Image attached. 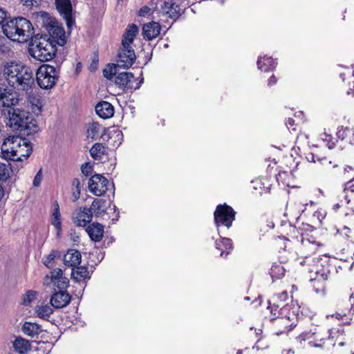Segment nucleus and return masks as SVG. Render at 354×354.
Masks as SVG:
<instances>
[{"label": "nucleus", "instance_id": "nucleus-1", "mask_svg": "<svg viewBox=\"0 0 354 354\" xmlns=\"http://www.w3.org/2000/svg\"><path fill=\"white\" fill-rule=\"evenodd\" d=\"M3 114L8 119L7 125L12 130L30 135L39 131L37 120L24 109L15 108L4 109Z\"/></svg>", "mask_w": 354, "mask_h": 354}, {"label": "nucleus", "instance_id": "nucleus-2", "mask_svg": "<svg viewBox=\"0 0 354 354\" xmlns=\"http://www.w3.org/2000/svg\"><path fill=\"white\" fill-rule=\"evenodd\" d=\"M3 33L11 41L26 43L34 37L31 22L24 17H15L2 24Z\"/></svg>", "mask_w": 354, "mask_h": 354}, {"label": "nucleus", "instance_id": "nucleus-3", "mask_svg": "<svg viewBox=\"0 0 354 354\" xmlns=\"http://www.w3.org/2000/svg\"><path fill=\"white\" fill-rule=\"evenodd\" d=\"M7 84L12 88L22 86L32 88L34 85L32 73L28 68L16 62L7 63L3 70Z\"/></svg>", "mask_w": 354, "mask_h": 354}, {"label": "nucleus", "instance_id": "nucleus-4", "mask_svg": "<svg viewBox=\"0 0 354 354\" xmlns=\"http://www.w3.org/2000/svg\"><path fill=\"white\" fill-rule=\"evenodd\" d=\"M28 46L30 55L41 62L53 59L57 52L55 44L50 41L47 35H35Z\"/></svg>", "mask_w": 354, "mask_h": 354}, {"label": "nucleus", "instance_id": "nucleus-5", "mask_svg": "<svg viewBox=\"0 0 354 354\" xmlns=\"http://www.w3.org/2000/svg\"><path fill=\"white\" fill-rule=\"evenodd\" d=\"M26 143V140L19 136H9L6 138L1 145V156L8 160L17 162L19 158L16 157L21 153V145Z\"/></svg>", "mask_w": 354, "mask_h": 354}, {"label": "nucleus", "instance_id": "nucleus-6", "mask_svg": "<svg viewBox=\"0 0 354 354\" xmlns=\"http://www.w3.org/2000/svg\"><path fill=\"white\" fill-rule=\"evenodd\" d=\"M236 212L230 206L224 204L218 205L214 213V222L217 227L223 225L230 227L235 218Z\"/></svg>", "mask_w": 354, "mask_h": 354}, {"label": "nucleus", "instance_id": "nucleus-7", "mask_svg": "<svg viewBox=\"0 0 354 354\" xmlns=\"http://www.w3.org/2000/svg\"><path fill=\"white\" fill-rule=\"evenodd\" d=\"M110 187H113V183H110L108 179L101 174L93 175L88 180L90 192L97 196H104Z\"/></svg>", "mask_w": 354, "mask_h": 354}, {"label": "nucleus", "instance_id": "nucleus-8", "mask_svg": "<svg viewBox=\"0 0 354 354\" xmlns=\"http://www.w3.org/2000/svg\"><path fill=\"white\" fill-rule=\"evenodd\" d=\"M158 3H160L161 12L167 17L176 19L180 15L179 6L171 0H151V6L152 9L158 10Z\"/></svg>", "mask_w": 354, "mask_h": 354}, {"label": "nucleus", "instance_id": "nucleus-9", "mask_svg": "<svg viewBox=\"0 0 354 354\" xmlns=\"http://www.w3.org/2000/svg\"><path fill=\"white\" fill-rule=\"evenodd\" d=\"M49 22L46 25V29L48 32L50 40L56 45L60 46H64L66 43L65 31L62 27L59 26L55 19L48 18Z\"/></svg>", "mask_w": 354, "mask_h": 354}, {"label": "nucleus", "instance_id": "nucleus-10", "mask_svg": "<svg viewBox=\"0 0 354 354\" xmlns=\"http://www.w3.org/2000/svg\"><path fill=\"white\" fill-rule=\"evenodd\" d=\"M329 271L322 268L315 272V277L311 278L310 281L317 294L324 295L326 290V281L328 279Z\"/></svg>", "mask_w": 354, "mask_h": 354}, {"label": "nucleus", "instance_id": "nucleus-11", "mask_svg": "<svg viewBox=\"0 0 354 354\" xmlns=\"http://www.w3.org/2000/svg\"><path fill=\"white\" fill-rule=\"evenodd\" d=\"M55 72L53 66H48L46 68V71L41 70L37 74V82L40 88H52L57 80L55 75H51Z\"/></svg>", "mask_w": 354, "mask_h": 354}, {"label": "nucleus", "instance_id": "nucleus-12", "mask_svg": "<svg viewBox=\"0 0 354 354\" xmlns=\"http://www.w3.org/2000/svg\"><path fill=\"white\" fill-rule=\"evenodd\" d=\"M57 10L66 21V26L71 28L75 21L72 16V5L71 0H55Z\"/></svg>", "mask_w": 354, "mask_h": 354}, {"label": "nucleus", "instance_id": "nucleus-13", "mask_svg": "<svg viewBox=\"0 0 354 354\" xmlns=\"http://www.w3.org/2000/svg\"><path fill=\"white\" fill-rule=\"evenodd\" d=\"M19 102V95L15 90H0V106L15 109Z\"/></svg>", "mask_w": 354, "mask_h": 354}, {"label": "nucleus", "instance_id": "nucleus-14", "mask_svg": "<svg viewBox=\"0 0 354 354\" xmlns=\"http://www.w3.org/2000/svg\"><path fill=\"white\" fill-rule=\"evenodd\" d=\"M328 349L335 347L336 345L342 347L346 344L345 332L340 326L337 328H333L329 330L327 338Z\"/></svg>", "mask_w": 354, "mask_h": 354}, {"label": "nucleus", "instance_id": "nucleus-15", "mask_svg": "<svg viewBox=\"0 0 354 354\" xmlns=\"http://www.w3.org/2000/svg\"><path fill=\"white\" fill-rule=\"evenodd\" d=\"M122 46V48L118 53L119 62L122 63L121 66L123 68H129L136 60L135 52L130 45Z\"/></svg>", "mask_w": 354, "mask_h": 354}, {"label": "nucleus", "instance_id": "nucleus-16", "mask_svg": "<svg viewBox=\"0 0 354 354\" xmlns=\"http://www.w3.org/2000/svg\"><path fill=\"white\" fill-rule=\"evenodd\" d=\"M329 330H326L323 328L315 329L313 333L314 335L315 342H310L309 344L314 347L322 348L328 350L327 338L328 336Z\"/></svg>", "mask_w": 354, "mask_h": 354}, {"label": "nucleus", "instance_id": "nucleus-17", "mask_svg": "<svg viewBox=\"0 0 354 354\" xmlns=\"http://www.w3.org/2000/svg\"><path fill=\"white\" fill-rule=\"evenodd\" d=\"M86 131H87V137L90 138L93 140L97 139L100 134L101 133V138L105 140H109V136H108L107 138L106 133H107V129L100 125L98 122H92L89 123L87 125L86 127Z\"/></svg>", "mask_w": 354, "mask_h": 354}, {"label": "nucleus", "instance_id": "nucleus-18", "mask_svg": "<svg viewBox=\"0 0 354 354\" xmlns=\"http://www.w3.org/2000/svg\"><path fill=\"white\" fill-rule=\"evenodd\" d=\"M71 301V296L66 291H57L51 296L50 304L55 308L66 306Z\"/></svg>", "mask_w": 354, "mask_h": 354}, {"label": "nucleus", "instance_id": "nucleus-19", "mask_svg": "<svg viewBox=\"0 0 354 354\" xmlns=\"http://www.w3.org/2000/svg\"><path fill=\"white\" fill-rule=\"evenodd\" d=\"M92 209L80 207L75 213V223L78 226L85 227L92 220Z\"/></svg>", "mask_w": 354, "mask_h": 354}, {"label": "nucleus", "instance_id": "nucleus-20", "mask_svg": "<svg viewBox=\"0 0 354 354\" xmlns=\"http://www.w3.org/2000/svg\"><path fill=\"white\" fill-rule=\"evenodd\" d=\"M318 243L316 241H311L308 239H302L299 252L303 257H307L315 254L318 250Z\"/></svg>", "mask_w": 354, "mask_h": 354}, {"label": "nucleus", "instance_id": "nucleus-21", "mask_svg": "<svg viewBox=\"0 0 354 354\" xmlns=\"http://www.w3.org/2000/svg\"><path fill=\"white\" fill-rule=\"evenodd\" d=\"M160 31V25L158 22L151 21L144 24L142 35L145 39L151 40L156 38Z\"/></svg>", "mask_w": 354, "mask_h": 354}, {"label": "nucleus", "instance_id": "nucleus-22", "mask_svg": "<svg viewBox=\"0 0 354 354\" xmlns=\"http://www.w3.org/2000/svg\"><path fill=\"white\" fill-rule=\"evenodd\" d=\"M95 112L100 118L109 119L113 115L114 109L111 103L102 101L95 106Z\"/></svg>", "mask_w": 354, "mask_h": 354}, {"label": "nucleus", "instance_id": "nucleus-23", "mask_svg": "<svg viewBox=\"0 0 354 354\" xmlns=\"http://www.w3.org/2000/svg\"><path fill=\"white\" fill-rule=\"evenodd\" d=\"M28 102L31 106L32 111L36 115H39L41 113L44 102L41 97L37 92H34L33 90L28 93Z\"/></svg>", "mask_w": 354, "mask_h": 354}, {"label": "nucleus", "instance_id": "nucleus-24", "mask_svg": "<svg viewBox=\"0 0 354 354\" xmlns=\"http://www.w3.org/2000/svg\"><path fill=\"white\" fill-rule=\"evenodd\" d=\"M21 331L24 335L31 338L37 337L42 333L41 326L31 322H26L21 326Z\"/></svg>", "mask_w": 354, "mask_h": 354}, {"label": "nucleus", "instance_id": "nucleus-25", "mask_svg": "<svg viewBox=\"0 0 354 354\" xmlns=\"http://www.w3.org/2000/svg\"><path fill=\"white\" fill-rule=\"evenodd\" d=\"M82 254L76 250H68L64 257V263L69 267H76L81 263Z\"/></svg>", "mask_w": 354, "mask_h": 354}, {"label": "nucleus", "instance_id": "nucleus-26", "mask_svg": "<svg viewBox=\"0 0 354 354\" xmlns=\"http://www.w3.org/2000/svg\"><path fill=\"white\" fill-rule=\"evenodd\" d=\"M293 323L290 321V316L279 317L274 322L277 335L289 332L292 330Z\"/></svg>", "mask_w": 354, "mask_h": 354}, {"label": "nucleus", "instance_id": "nucleus-27", "mask_svg": "<svg viewBox=\"0 0 354 354\" xmlns=\"http://www.w3.org/2000/svg\"><path fill=\"white\" fill-rule=\"evenodd\" d=\"M86 232L93 241L97 242L103 236L104 226L100 223H93L87 227Z\"/></svg>", "mask_w": 354, "mask_h": 354}, {"label": "nucleus", "instance_id": "nucleus-28", "mask_svg": "<svg viewBox=\"0 0 354 354\" xmlns=\"http://www.w3.org/2000/svg\"><path fill=\"white\" fill-rule=\"evenodd\" d=\"M134 77L131 73H121L115 77V83L118 86L132 88L133 82H135Z\"/></svg>", "mask_w": 354, "mask_h": 354}, {"label": "nucleus", "instance_id": "nucleus-29", "mask_svg": "<svg viewBox=\"0 0 354 354\" xmlns=\"http://www.w3.org/2000/svg\"><path fill=\"white\" fill-rule=\"evenodd\" d=\"M216 248L221 251L220 256L226 257L232 249V241L227 238H221L215 242Z\"/></svg>", "mask_w": 354, "mask_h": 354}, {"label": "nucleus", "instance_id": "nucleus-30", "mask_svg": "<svg viewBox=\"0 0 354 354\" xmlns=\"http://www.w3.org/2000/svg\"><path fill=\"white\" fill-rule=\"evenodd\" d=\"M13 347L19 353H26L31 350L30 342L23 337H17L13 342Z\"/></svg>", "mask_w": 354, "mask_h": 354}, {"label": "nucleus", "instance_id": "nucleus-31", "mask_svg": "<svg viewBox=\"0 0 354 354\" xmlns=\"http://www.w3.org/2000/svg\"><path fill=\"white\" fill-rule=\"evenodd\" d=\"M138 32V28L135 24L130 25L123 35L122 46L131 45L133 41L134 37Z\"/></svg>", "mask_w": 354, "mask_h": 354}, {"label": "nucleus", "instance_id": "nucleus-32", "mask_svg": "<svg viewBox=\"0 0 354 354\" xmlns=\"http://www.w3.org/2000/svg\"><path fill=\"white\" fill-rule=\"evenodd\" d=\"M353 198L352 196L347 195L344 192H342L338 196L337 199V202H334L333 209L335 210H337L341 207H344L346 210L347 209L348 204L351 203Z\"/></svg>", "mask_w": 354, "mask_h": 354}, {"label": "nucleus", "instance_id": "nucleus-33", "mask_svg": "<svg viewBox=\"0 0 354 354\" xmlns=\"http://www.w3.org/2000/svg\"><path fill=\"white\" fill-rule=\"evenodd\" d=\"M71 277L75 281H80L85 279H89V272L88 268L84 266L77 267L76 270L73 269Z\"/></svg>", "mask_w": 354, "mask_h": 354}, {"label": "nucleus", "instance_id": "nucleus-34", "mask_svg": "<svg viewBox=\"0 0 354 354\" xmlns=\"http://www.w3.org/2000/svg\"><path fill=\"white\" fill-rule=\"evenodd\" d=\"M106 152V147L102 143H95L90 149V154L95 160H101Z\"/></svg>", "mask_w": 354, "mask_h": 354}, {"label": "nucleus", "instance_id": "nucleus-35", "mask_svg": "<svg viewBox=\"0 0 354 354\" xmlns=\"http://www.w3.org/2000/svg\"><path fill=\"white\" fill-rule=\"evenodd\" d=\"M104 203L105 201L103 200L95 199L88 208L92 209V216L94 214L96 216H99L103 214L105 212Z\"/></svg>", "mask_w": 354, "mask_h": 354}, {"label": "nucleus", "instance_id": "nucleus-36", "mask_svg": "<svg viewBox=\"0 0 354 354\" xmlns=\"http://www.w3.org/2000/svg\"><path fill=\"white\" fill-rule=\"evenodd\" d=\"M259 58L257 61L258 68L262 71L266 72L269 70L274 69L275 68L274 62L271 57H263Z\"/></svg>", "mask_w": 354, "mask_h": 354}, {"label": "nucleus", "instance_id": "nucleus-37", "mask_svg": "<svg viewBox=\"0 0 354 354\" xmlns=\"http://www.w3.org/2000/svg\"><path fill=\"white\" fill-rule=\"evenodd\" d=\"M53 309L48 304L37 306L36 313L37 317L48 320L53 313Z\"/></svg>", "mask_w": 354, "mask_h": 354}, {"label": "nucleus", "instance_id": "nucleus-38", "mask_svg": "<svg viewBox=\"0 0 354 354\" xmlns=\"http://www.w3.org/2000/svg\"><path fill=\"white\" fill-rule=\"evenodd\" d=\"M14 172V165L0 162V180L6 181L10 177V172Z\"/></svg>", "mask_w": 354, "mask_h": 354}, {"label": "nucleus", "instance_id": "nucleus-39", "mask_svg": "<svg viewBox=\"0 0 354 354\" xmlns=\"http://www.w3.org/2000/svg\"><path fill=\"white\" fill-rule=\"evenodd\" d=\"M285 269L281 263H274L270 271L272 279H280L284 275Z\"/></svg>", "mask_w": 354, "mask_h": 354}, {"label": "nucleus", "instance_id": "nucleus-40", "mask_svg": "<svg viewBox=\"0 0 354 354\" xmlns=\"http://www.w3.org/2000/svg\"><path fill=\"white\" fill-rule=\"evenodd\" d=\"M19 150L21 153H18L19 155H17L16 157L19 158L17 161H22V158L26 159L32 152V146L30 142L26 140V143L21 145Z\"/></svg>", "mask_w": 354, "mask_h": 354}, {"label": "nucleus", "instance_id": "nucleus-41", "mask_svg": "<svg viewBox=\"0 0 354 354\" xmlns=\"http://www.w3.org/2000/svg\"><path fill=\"white\" fill-rule=\"evenodd\" d=\"M118 67V64H108L103 70L104 76L109 80H111L116 75Z\"/></svg>", "mask_w": 354, "mask_h": 354}, {"label": "nucleus", "instance_id": "nucleus-42", "mask_svg": "<svg viewBox=\"0 0 354 354\" xmlns=\"http://www.w3.org/2000/svg\"><path fill=\"white\" fill-rule=\"evenodd\" d=\"M68 279L63 276L62 277H59V279L53 282V286L55 287V291L57 290V289L58 290V291H65V290L68 288Z\"/></svg>", "mask_w": 354, "mask_h": 354}, {"label": "nucleus", "instance_id": "nucleus-43", "mask_svg": "<svg viewBox=\"0 0 354 354\" xmlns=\"http://www.w3.org/2000/svg\"><path fill=\"white\" fill-rule=\"evenodd\" d=\"M60 216H61V214L59 212V206L57 204V207L55 208L54 212L52 216L51 223H52V225L56 227V229L57 230L58 232L61 230Z\"/></svg>", "mask_w": 354, "mask_h": 354}, {"label": "nucleus", "instance_id": "nucleus-44", "mask_svg": "<svg viewBox=\"0 0 354 354\" xmlns=\"http://www.w3.org/2000/svg\"><path fill=\"white\" fill-rule=\"evenodd\" d=\"M306 158L309 162H316L317 161H318L322 165H326V164L330 165L331 163V162L328 161L326 157L319 158L314 153L308 154L306 156Z\"/></svg>", "mask_w": 354, "mask_h": 354}, {"label": "nucleus", "instance_id": "nucleus-45", "mask_svg": "<svg viewBox=\"0 0 354 354\" xmlns=\"http://www.w3.org/2000/svg\"><path fill=\"white\" fill-rule=\"evenodd\" d=\"M343 192L354 197V178L345 183Z\"/></svg>", "mask_w": 354, "mask_h": 354}, {"label": "nucleus", "instance_id": "nucleus-46", "mask_svg": "<svg viewBox=\"0 0 354 354\" xmlns=\"http://www.w3.org/2000/svg\"><path fill=\"white\" fill-rule=\"evenodd\" d=\"M350 133V129L348 127H344L343 126L339 127L337 132V136L341 140H344Z\"/></svg>", "mask_w": 354, "mask_h": 354}, {"label": "nucleus", "instance_id": "nucleus-47", "mask_svg": "<svg viewBox=\"0 0 354 354\" xmlns=\"http://www.w3.org/2000/svg\"><path fill=\"white\" fill-rule=\"evenodd\" d=\"M62 277V270L60 268L54 269L50 272V279L51 282H54L59 277Z\"/></svg>", "mask_w": 354, "mask_h": 354}, {"label": "nucleus", "instance_id": "nucleus-48", "mask_svg": "<svg viewBox=\"0 0 354 354\" xmlns=\"http://www.w3.org/2000/svg\"><path fill=\"white\" fill-rule=\"evenodd\" d=\"M41 0H21V3L28 8L38 7Z\"/></svg>", "mask_w": 354, "mask_h": 354}, {"label": "nucleus", "instance_id": "nucleus-49", "mask_svg": "<svg viewBox=\"0 0 354 354\" xmlns=\"http://www.w3.org/2000/svg\"><path fill=\"white\" fill-rule=\"evenodd\" d=\"M55 258V252L53 251L48 255V257L45 259H44V264L46 266L50 268L51 266H53L52 261L54 260Z\"/></svg>", "mask_w": 354, "mask_h": 354}, {"label": "nucleus", "instance_id": "nucleus-50", "mask_svg": "<svg viewBox=\"0 0 354 354\" xmlns=\"http://www.w3.org/2000/svg\"><path fill=\"white\" fill-rule=\"evenodd\" d=\"M35 296V292L32 291V290L28 291L26 294V296H25V298L24 300V304L25 305H28V304H30L34 299Z\"/></svg>", "mask_w": 354, "mask_h": 354}, {"label": "nucleus", "instance_id": "nucleus-51", "mask_svg": "<svg viewBox=\"0 0 354 354\" xmlns=\"http://www.w3.org/2000/svg\"><path fill=\"white\" fill-rule=\"evenodd\" d=\"M41 179H42V171H41V169H40L34 178L33 183H32L33 185L35 187H39L41 184Z\"/></svg>", "mask_w": 354, "mask_h": 354}, {"label": "nucleus", "instance_id": "nucleus-52", "mask_svg": "<svg viewBox=\"0 0 354 354\" xmlns=\"http://www.w3.org/2000/svg\"><path fill=\"white\" fill-rule=\"evenodd\" d=\"M81 169L82 172L86 176H89L93 170L92 167L89 165V163L83 164L82 165Z\"/></svg>", "mask_w": 354, "mask_h": 354}, {"label": "nucleus", "instance_id": "nucleus-53", "mask_svg": "<svg viewBox=\"0 0 354 354\" xmlns=\"http://www.w3.org/2000/svg\"><path fill=\"white\" fill-rule=\"evenodd\" d=\"M73 185L75 187L77 196H75V200L80 198V181L77 178H75L73 180Z\"/></svg>", "mask_w": 354, "mask_h": 354}, {"label": "nucleus", "instance_id": "nucleus-54", "mask_svg": "<svg viewBox=\"0 0 354 354\" xmlns=\"http://www.w3.org/2000/svg\"><path fill=\"white\" fill-rule=\"evenodd\" d=\"M324 136L326 137V138H322V139H323V140H326L328 142L326 144V146L328 147V148L330 149L334 148L335 143L330 140L331 136L329 135H326V134H324Z\"/></svg>", "mask_w": 354, "mask_h": 354}, {"label": "nucleus", "instance_id": "nucleus-55", "mask_svg": "<svg viewBox=\"0 0 354 354\" xmlns=\"http://www.w3.org/2000/svg\"><path fill=\"white\" fill-rule=\"evenodd\" d=\"M286 126L290 129H291L292 131H296V124L295 122L294 119L289 118L286 122Z\"/></svg>", "mask_w": 354, "mask_h": 354}, {"label": "nucleus", "instance_id": "nucleus-56", "mask_svg": "<svg viewBox=\"0 0 354 354\" xmlns=\"http://www.w3.org/2000/svg\"><path fill=\"white\" fill-rule=\"evenodd\" d=\"M352 201L351 204H348L347 209L345 212L346 215H348L350 214H354V197L352 196Z\"/></svg>", "mask_w": 354, "mask_h": 354}, {"label": "nucleus", "instance_id": "nucleus-57", "mask_svg": "<svg viewBox=\"0 0 354 354\" xmlns=\"http://www.w3.org/2000/svg\"><path fill=\"white\" fill-rule=\"evenodd\" d=\"M288 297V292H283L282 293L277 295V296H274L273 297V299L274 300L275 299H280L281 301H285L287 300Z\"/></svg>", "mask_w": 354, "mask_h": 354}, {"label": "nucleus", "instance_id": "nucleus-58", "mask_svg": "<svg viewBox=\"0 0 354 354\" xmlns=\"http://www.w3.org/2000/svg\"><path fill=\"white\" fill-rule=\"evenodd\" d=\"M151 8L147 7V6H143L142 7L140 10H139V15L140 16H145L146 15H147L149 11H150Z\"/></svg>", "mask_w": 354, "mask_h": 354}, {"label": "nucleus", "instance_id": "nucleus-59", "mask_svg": "<svg viewBox=\"0 0 354 354\" xmlns=\"http://www.w3.org/2000/svg\"><path fill=\"white\" fill-rule=\"evenodd\" d=\"M6 17V12L0 8V24L4 21Z\"/></svg>", "mask_w": 354, "mask_h": 354}, {"label": "nucleus", "instance_id": "nucleus-60", "mask_svg": "<svg viewBox=\"0 0 354 354\" xmlns=\"http://www.w3.org/2000/svg\"><path fill=\"white\" fill-rule=\"evenodd\" d=\"M332 317H335L336 319H339V320H344V317H346V315L344 314V315H342L340 313H335V315H331Z\"/></svg>", "mask_w": 354, "mask_h": 354}, {"label": "nucleus", "instance_id": "nucleus-61", "mask_svg": "<svg viewBox=\"0 0 354 354\" xmlns=\"http://www.w3.org/2000/svg\"><path fill=\"white\" fill-rule=\"evenodd\" d=\"M277 82V78L275 77V76L272 75L270 79H269V81H268V85L270 86H272L274 84H275Z\"/></svg>", "mask_w": 354, "mask_h": 354}, {"label": "nucleus", "instance_id": "nucleus-62", "mask_svg": "<svg viewBox=\"0 0 354 354\" xmlns=\"http://www.w3.org/2000/svg\"><path fill=\"white\" fill-rule=\"evenodd\" d=\"M282 354H295V352L291 349H284L282 351Z\"/></svg>", "mask_w": 354, "mask_h": 354}, {"label": "nucleus", "instance_id": "nucleus-63", "mask_svg": "<svg viewBox=\"0 0 354 354\" xmlns=\"http://www.w3.org/2000/svg\"><path fill=\"white\" fill-rule=\"evenodd\" d=\"M295 117L300 118L301 120H302V118H303V112L302 111H299L298 113H295Z\"/></svg>", "mask_w": 354, "mask_h": 354}, {"label": "nucleus", "instance_id": "nucleus-64", "mask_svg": "<svg viewBox=\"0 0 354 354\" xmlns=\"http://www.w3.org/2000/svg\"><path fill=\"white\" fill-rule=\"evenodd\" d=\"M142 82H143V79L140 80V82L137 83L135 88H139L141 86Z\"/></svg>", "mask_w": 354, "mask_h": 354}]
</instances>
